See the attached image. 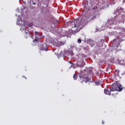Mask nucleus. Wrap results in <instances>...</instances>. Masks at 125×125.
<instances>
[{
    "instance_id": "f257e3e1",
    "label": "nucleus",
    "mask_w": 125,
    "mask_h": 125,
    "mask_svg": "<svg viewBox=\"0 0 125 125\" xmlns=\"http://www.w3.org/2000/svg\"><path fill=\"white\" fill-rule=\"evenodd\" d=\"M90 15L85 16L84 20L82 21V19H77L74 21L71 22L70 26L71 27V30L73 32H77V31H80L82 30L85 25H86V23L91 20Z\"/></svg>"
},
{
    "instance_id": "f03ea898",
    "label": "nucleus",
    "mask_w": 125,
    "mask_h": 125,
    "mask_svg": "<svg viewBox=\"0 0 125 125\" xmlns=\"http://www.w3.org/2000/svg\"><path fill=\"white\" fill-rule=\"evenodd\" d=\"M125 15H122L119 18L115 17L107 21V24L110 25H117L118 23H123L125 24Z\"/></svg>"
},
{
    "instance_id": "7ed1b4c3",
    "label": "nucleus",
    "mask_w": 125,
    "mask_h": 125,
    "mask_svg": "<svg viewBox=\"0 0 125 125\" xmlns=\"http://www.w3.org/2000/svg\"><path fill=\"white\" fill-rule=\"evenodd\" d=\"M87 75L85 74V73H82L79 75V78L80 80V83L83 84V83H88V82H90L91 80V78H90L87 77Z\"/></svg>"
},
{
    "instance_id": "20e7f679",
    "label": "nucleus",
    "mask_w": 125,
    "mask_h": 125,
    "mask_svg": "<svg viewBox=\"0 0 125 125\" xmlns=\"http://www.w3.org/2000/svg\"><path fill=\"white\" fill-rule=\"evenodd\" d=\"M111 91H122L123 87L118 85H113L110 89Z\"/></svg>"
},
{
    "instance_id": "39448f33",
    "label": "nucleus",
    "mask_w": 125,
    "mask_h": 125,
    "mask_svg": "<svg viewBox=\"0 0 125 125\" xmlns=\"http://www.w3.org/2000/svg\"><path fill=\"white\" fill-rule=\"evenodd\" d=\"M87 43L90 44L91 46H93L94 45V41L91 40V39H89L87 41Z\"/></svg>"
},
{
    "instance_id": "423d86ee",
    "label": "nucleus",
    "mask_w": 125,
    "mask_h": 125,
    "mask_svg": "<svg viewBox=\"0 0 125 125\" xmlns=\"http://www.w3.org/2000/svg\"><path fill=\"white\" fill-rule=\"evenodd\" d=\"M104 92L105 94H106L107 95H111L110 90H109L108 89H104Z\"/></svg>"
},
{
    "instance_id": "0eeeda50",
    "label": "nucleus",
    "mask_w": 125,
    "mask_h": 125,
    "mask_svg": "<svg viewBox=\"0 0 125 125\" xmlns=\"http://www.w3.org/2000/svg\"><path fill=\"white\" fill-rule=\"evenodd\" d=\"M54 44H55L58 47H59L60 46H61L62 44H63V42L57 41V42H56Z\"/></svg>"
},
{
    "instance_id": "6e6552de",
    "label": "nucleus",
    "mask_w": 125,
    "mask_h": 125,
    "mask_svg": "<svg viewBox=\"0 0 125 125\" xmlns=\"http://www.w3.org/2000/svg\"><path fill=\"white\" fill-rule=\"evenodd\" d=\"M40 50L43 51L45 50V51H47V49L46 48H44V47H43V45H42L40 46Z\"/></svg>"
},
{
    "instance_id": "1a4fd4ad",
    "label": "nucleus",
    "mask_w": 125,
    "mask_h": 125,
    "mask_svg": "<svg viewBox=\"0 0 125 125\" xmlns=\"http://www.w3.org/2000/svg\"><path fill=\"white\" fill-rule=\"evenodd\" d=\"M123 11H124V9L120 8V9H117V12L118 13H121V12H123Z\"/></svg>"
},
{
    "instance_id": "9d476101",
    "label": "nucleus",
    "mask_w": 125,
    "mask_h": 125,
    "mask_svg": "<svg viewBox=\"0 0 125 125\" xmlns=\"http://www.w3.org/2000/svg\"><path fill=\"white\" fill-rule=\"evenodd\" d=\"M42 3L43 4H46L47 3V0H42Z\"/></svg>"
},
{
    "instance_id": "9b49d317",
    "label": "nucleus",
    "mask_w": 125,
    "mask_h": 125,
    "mask_svg": "<svg viewBox=\"0 0 125 125\" xmlns=\"http://www.w3.org/2000/svg\"><path fill=\"white\" fill-rule=\"evenodd\" d=\"M73 78L74 80H77V79H78V75H77V74H74L73 75Z\"/></svg>"
},
{
    "instance_id": "f8f14e48",
    "label": "nucleus",
    "mask_w": 125,
    "mask_h": 125,
    "mask_svg": "<svg viewBox=\"0 0 125 125\" xmlns=\"http://www.w3.org/2000/svg\"><path fill=\"white\" fill-rule=\"evenodd\" d=\"M96 18V15H93V17L91 18V20H93V19H95Z\"/></svg>"
},
{
    "instance_id": "ddd939ff",
    "label": "nucleus",
    "mask_w": 125,
    "mask_h": 125,
    "mask_svg": "<svg viewBox=\"0 0 125 125\" xmlns=\"http://www.w3.org/2000/svg\"><path fill=\"white\" fill-rule=\"evenodd\" d=\"M77 42L78 43H81L82 42V40H81V39H78Z\"/></svg>"
},
{
    "instance_id": "4468645a",
    "label": "nucleus",
    "mask_w": 125,
    "mask_h": 125,
    "mask_svg": "<svg viewBox=\"0 0 125 125\" xmlns=\"http://www.w3.org/2000/svg\"><path fill=\"white\" fill-rule=\"evenodd\" d=\"M116 73H117V75H119V73H120V70L118 69L115 70Z\"/></svg>"
},
{
    "instance_id": "2eb2a0df",
    "label": "nucleus",
    "mask_w": 125,
    "mask_h": 125,
    "mask_svg": "<svg viewBox=\"0 0 125 125\" xmlns=\"http://www.w3.org/2000/svg\"><path fill=\"white\" fill-rule=\"evenodd\" d=\"M98 7L97 6H95L92 9L93 10V9H97Z\"/></svg>"
},
{
    "instance_id": "dca6fc26",
    "label": "nucleus",
    "mask_w": 125,
    "mask_h": 125,
    "mask_svg": "<svg viewBox=\"0 0 125 125\" xmlns=\"http://www.w3.org/2000/svg\"><path fill=\"white\" fill-rule=\"evenodd\" d=\"M96 84L97 85H99V84H100V83H99V82H96Z\"/></svg>"
},
{
    "instance_id": "f3484780",
    "label": "nucleus",
    "mask_w": 125,
    "mask_h": 125,
    "mask_svg": "<svg viewBox=\"0 0 125 125\" xmlns=\"http://www.w3.org/2000/svg\"><path fill=\"white\" fill-rule=\"evenodd\" d=\"M89 15H90V18H91L93 15V14H89Z\"/></svg>"
},
{
    "instance_id": "a211bd4d",
    "label": "nucleus",
    "mask_w": 125,
    "mask_h": 125,
    "mask_svg": "<svg viewBox=\"0 0 125 125\" xmlns=\"http://www.w3.org/2000/svg\"><path fill=\"white\" fill-rule=\"evenodd\" d=\"M35 35H36V36H37L38 35V32H35Z\"/></svg>"
},
{
    "instance_id": "6ab92c4d",
    "label": "nucleus",
    "mask_w": 125,
    "mask_h": 125,
    "mask_svg": "<svg viewBox=\"0 0 125 125\" xmlns=\"http://www.w3.org/2000/svg\"><path fill=\"white\" fill-rule=\"evenodd\" d=\"M112 96L113 97H114V98H115V94H112Z\"/></svg>"
},
{
    "instance_id": "aec40b11",
    "label": "nucleus",
    "mask_w": 125,
    "mask_h": 125,
    "mask_svg": "<svg viewBox=\"0 0 125 125\" xmlns=\"http://www.w3.org/2000/svg\"><path fill=\"white\" fill-rule=\"evenodd\" d=\"M34 41H35V42H38V40L37 39H35Z\"/></svg>"
},
{
    "instance_id": "412c9836",
    "label": "nucleus",
    "mask_w": 125,
    "mask_h": 125,
    "mask_svg": "<svg viewBox=\"0 0 125 125\" xmlns=\"http://www.w3.org/2000/svg\"><path fill=\"white\" fill-rule=\"evenodd\" d=\"M33 4H34V5H36V3L33 2Z\"/></svg>"
},
{
    "instance_id": "4be33fe9",
    "label": "nucleus",
    "mask_w": 125,
    "mask_h": 125,
    "mask_svg": "<svg viewBox=\"0 0 125 125\" xmlns=\"http://www.w3.org/2000/svg\"><path fill=\"white\" fill-rule=\"evenodd\" d=\"M102 124H103V125H104V121H103Z\"/></svg>"
},
{
    "instance_id": "5701e85b",
    "label": "nucleus",
    "mask_w": 125,
    "mask_h": 125,
    "mask_svg": "<svg viewBox=\"0 0 125 125\" xmlns=\"http://www.w3.org/2000/svg\"><path fill=\"white\" fill-rule=\"evenodd\" d=\"M71 67H72V66H73V65H74V64H73V63H71Z\"/></svg>"
},
{
    "instance_id": "b1692460",
    "label": "nucleus",
    "mask_w": 125,
    "mask_h": 125,
    "mask_svg": "<svg viewBox=\"0 0 125 125\" xmlns=\"http://www.w3.org/2000/svg\"><path fill=\"white\" fill-rule=\"evenodd\" d=\"M23 78H24L25 79H27V78H26V77H23Z\"/></svg>"
},
{
    "instance_id": "393cba45",
    "label": "nucleus",
    "mask_w": 125,
    "mask_h": 125,
    "mask_svg": "<svg viewBox=\"0 0 125 125\" xmlns=\"http://www.w3.org/2000/svg\"><path fill=\"white\" fill-rule=\"evenodd\" d=\"M20 0V1H21V0Z\"/></svg>"
},
{
    "instance_id": "a878e982",
    "label": "nucleus",
    "mask_w": 125,
    "mask_h": 125,
    "mask_svg": "<svg viewBox=\"0 0 125 125\" xmlns=\"http://www.w3.org/2000/svg\"><path fill=\"white\" fill-rule=\"evenodd\" d=\"M25 33H26V34H27V32H25Z\"/></svg>"
},
{
    "instance_id": "bb28decb",
    "label": "nucleus",
    "mask_w": 125,
    "mask_h": 125,
    "mask_svg": "<svg viewBox=\"0 0 125 125\" xmlns=\"http://www.w3.org/2000/svg\"><path fill=\"white\" fill-rule=\"evenodd\" d=\"M117 47H118V46H117Z\"/></svg>"
}]
</instances>
